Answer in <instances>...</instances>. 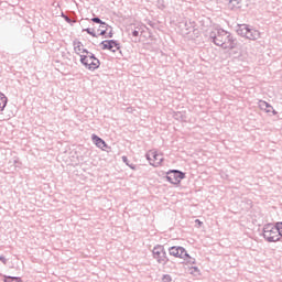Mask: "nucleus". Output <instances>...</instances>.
Listing matches in <instances>:
<instances>
[{"mask_svg":"<svg viewBox=\"0 0 282 282\" xmlns=\"http://www.w3.org/2000/svg\"><path fill=\"white\" fill-rule=\"evenodd\" d=\"M0 261L6 265L8 263V259H6L3 256H0Z\"/></svg>","mask_w":282,"mask_h":282,"instance_id":"28","label":"nucleus"},{"mask_svg":"<svg viewBox=\"0 0 282 282\" xmlns=\"http://www.w3.org/2000/svg\"><path fill=\"white\" fill-rule=\"evenodd\" d=\"M182 259H184L189 265H195L196 260L195 258L191 257V254L187 253V256H183Z\"/></svg>","mask_w":282,"mask_h":282,"instance_id":"19","label":"nucleus"},{"mask_svg":"<svg viewBox=\"0 0 282 282\" xmlns=\"http://www.w3.org/2000/svg\"><path fill=\"white\" fill-rule=\"evenodd\" d=\"M106 39H113V30L111 29L108 34L106 35Z\"/></svg>","mask_w":282,"mask_h":282,"instance_id":"27","label":"nucleus"},{"mask_svg":"<svg viewBox=\"0 0 282 282\" xmlns=\"http://www.w3.org/2000/svg\"><path fill=\"white\" fill-rule=\"evenodd\" d=\"M62 18L64 19V21H66V23H72V19L67 17V14H64L63 12H62Z\"/></svg>","mask_w":282,"mask_h":282,"instance_id":"25","label":"nucleus"},{"mask_svg":"<svg viewBox=\"0 0 282 282\" xmlns=\"http://www.w3.org/2000/svg\"><path fill=\"white\" fill-rule=\"evenodd\" d=\"M6 107H8V97L3 93H0V115L6 111Z\"/></svg>","mask_w":282,"mask_h":282,"instance_id":"14","label":"nucleus"},{"mask_svg":"<svg viewBox=\"0 0 282 282\" xmlns=\"http://www.w3.org/2000/svg\"><path fill=\"white\" fill-rule=\"evenodd\" d=\"M149 25L151 26V28H154V25H155V23H153V22H149Z\"/></svg>","mask_w":282,"mask_h":282,"instance_id":"36","label":"nucleus"},{"mask_svg":"<svg viewBox=\"0 0 282 282\" xmlns=\"http://www.w3.org/2000/svg\"><path fill=\"white\" fill-rule=\"evenodd\" d=\"M83 32H87V34H89L90 36H94V39H98V34H96V31H94V29H90V28L83 29Z\"/></svg>","mask_w":282,"mask_h":282,"instance_id":"20","label":"nucleus"},{"mask_svg":"<svg viewBox=\"0 0 282 282\" xmlns=\"http://www.w3.org/2000/svg\"><path fill=\"white\" fill-rule=\"evenodd\" d=\"M99 36H107V29L101 30Z\"/></svg>","mask_w":282,"mask_h":282,"instance_id":"30","label":"nucleus"},{"mask_svg":"<svg viewBox=\"0 0 282 282\" xmlns=\"http://www.w3.org/2000/svg\"><path fill=\"white\" fill-rule=\"evenodd\" d=\"M122 162L129 166V159L127 156H122Z\"/></svg>","mask_w":282,"mask_h":282,"instance_id":"31","label":"nucleus"},{"mask_svg":"<svg viewBox=\"0 0 282 282\" xmlns=\"http://www.w3.org/2000/svg\"><path fill=\"white\" fill-rule=\"evenodd\" d=\"M173 278L170 274H164L162 276V282H172Z\"/></svg>","mask_w":282,"mask_h":282,"instance_id":"23","label":"nucleus"},{"mask_svg":"<svg viewBox=\"0 0 282 282\" xmlns=\"http://www.w3.org/2000/svg\"><path fill=\"white\" fill-rule=\"evenodd\" d=\"M128 166H129V169H131L132 171H135V165H134V164H129Z\"/></svg>","mask_w":282,"mask_h":282,"instance_id":"34","label":"nucleus"},{"mask_svg":"<svg viewBox=\"0 0 282 282\" xmlns=\"http://www.w3.org/2000/svg\"><path fill=\"white\" fill-rule=\"evenodd\" d=\"M88 63H91V59H90V58H88Z\"/></svg>","mask_w":282,"mask_h":282,"instance_id":"38","label":"nucleus"},{"mask_svg":"<svg viewBox=\"0 0 282 282\" xmlns=\"http://www.w3.org/2000/svg\"><path fill=\"white\" fill-rule=\"evenodd\" d=\"M132 36L134 37L140 36V32L138 30L132 31Z\"/></svg>","mask_w":282,"mask_h":282,"instance_id":"32","label":"nucleus"},{"mask_svg":"<svg viewBox=\"0 0 282 282\" xmlns=\"http://www.w3.org/2000/svg\"><path fill=\"white\" fill-rule=\"evenodd\" d=\"M100 28H102V30H112L111 26L109 24H107V22L101 21V23L99 24Z\"/></svg>","mask_w":282,"mask_h":282,"instance_id":"24","label":"nucleus"},{"mask_svg":"<svg viewBox=\"0 0 282 282\" xmlns=\"http://www.w3.org/2000/svg\"><path fill=\"white\" fill-rule=\"evenodd\" d=\"M186 178V173L180 171V170H169L166 172L165 180L173 184L174 186H180L182 184V180Z\"/></svg>","mask_w":282,"mask_h":282,"instance_id":"4","label":"nucleus"},{"mask_svg":"<svg viewBox=\"0 0 282 282\" xmlns=\"http://www.w3.org/2000/svg\"><path fill=\"white\" fill-rule=\"evenodd\" d=\"M93 23H98L99 25L102 23V20L98 17L91 19Z\"/></svg>","mask_w":282,"mask_h":282,"instance_id":"26","label":"nucleus"},{"mask_svg":"<svg viewBox=\"0 0 282 282\" xmlns=\"http://www.w3.org/2000/svg\"><path fill=\"white\" fill-rule=\"evenodd\" d=\"M259 107L262 111H265V113H272V109H274V107H272V105H270L268 101L265 100H260L259 101Z\"/></svg>","mask_w":282,"mask_h":282,"instance_id":"13","label":"nucleus"},{"mask_svg":"<svg viewBox=\"0 0 282 282\" xmlns=\"http://www.w3.org/2000/svg\"><path fill=\"white\" fill-rule=\"evenodd\" d=\"M271 113H272L273 116H278V115H279V111H275L274 108H272Z\"/></svg>","mask_w":282,"mask_h":282,"instance_id":"33","label":"nucleus"},{"mask_svg":"<svg viewBox=\"0 0 282 282\" xmlns=\"http://www.w3.org/2000/svg\"><path fill=\"white\" fill-rule=\"evenodd\" d=\"M80 56V63L82 65H84V67H86V69H89V72H96V69H98V67H100V59H98V57H95L94 59H91V62H87V56L85 55H79Z\"/></svg>","mask_w":282,"mask_h":282,"instance_id":"6","label":"nucleus"},{"mask_svg":"<svg viewBox=\"0 0 282 282\" xmlns=\"http://www.w3.org/2000/svg\"><path fill=\"white\" fill-rule=\"evenodd\" d=\"M145 158L149 161L150 166H154V169H158V166H160V164H162L164 162V158H162V155L158 154V152H152L153 159H151L150 153H147Z\"/></svg>","mask_w":282,"mask_h":282,"instance_id":"8","label":"nucleus"},{"mask_svg":"<svg viewBox=\"0 0 282 282\" xmlns=\"http://www.w3.org/2000/svg\"><path fill=\"white\" fill-rule=\"evenodd\" d=\"M3 282H23L21 276H12V275H2Z\"/></svg>","mask_w":282,"mask_h":282,"instance_id":"16","label":"nucleus"},{"mask_svg":"<svg viewBox=\"0 0 282 282\" xmlns=\"http://www.w3.org/2000/svg\"><path fill=\"white\" fill-rule=\"evenodd\" d=\"M262 237L268 241V243H276L281 241V237H279V230L276 227V223L265 224L262 228Z\"/></svg>","mask_w":282,"mask_h":282,"instance_id":"3","label":"nucleus"},{"mask_svg":"<svg viewBox=\"0 0 282 282\" xmlns=\"http://www.w3.org/2000/svg\"><path fill=\"white\" fill-rule=\"evenodd\" d=\"M174 120H177L178 122H186V111H177L173 115Z\"/></svg>","mask_w":282,"mask_h":282,"instance_id":"15","label":"nucleus"},{"mask_svg":"<svg viewBox=\"0 0 282 282\" xmlns=\"http://www.w3.org/2000/svg\"><path fill=\"white\" fill-rule=\"evenodd\" d=\"M83 54H86V58H87V63H89V59L90 61H94L96 55L91 52H89L87 48H83Z\"/></svg>","mask_w":282,"mask_h":282,"instance_id":"18","label":"nucleus"},{"mask_svg":"<svg viewBox=\"0 0 282 282\" xmlns=\"http://www.w3.org/2000/svg\"><path fill=\"white\" fill-rule=\"evenodd\" d=\"M169 254L176 259H183L184 257H187V251L184 247L173 246L169 248Z\"/></svg>","mask_w":282,"mask_h":282,"instance_id":"7","label":"nucleus"},{"mask_svg":"<svg viewBox=\"0 0 282 282\" xmlns=\"http://www.w3.org/2000/svg\"><path fill=\"white\" fill-rule=\"evenodd\" d=\"M259 31L254 30V29H249L247 30V35L245 36V39H248L249 41H257V39H259Z\"/></svg>","mask_w":282,"mask_h":282,"instance_id":"12","label":"nucleus"},{"mask_svg":"<svg viewBox=\"0 0 282 282\" xmlns=\"http://www.w3.org/2000/svg\"><path fill=\"white\" fill-rule=\"evenodd\" d=\"M156 6L159 10H164V8H166V6L164 4V0H158Z\"/></svg>","mask_w":282,"mask_h":282,"instance_id":"22","label":"nucleus"},{"mask_svg":"<svg viewBox=\"0 0 282 282\" xmlns=\"http://www.w3.org/2000/svg\"><path fill=\"white\" fill-rule=\"evenodd\" d=\"M14 164H19V160H14Z\"/></svg>","mask_w":282,"mask_h":282,"instance_id":"37","label":"nucleus"},{"mask_svg":"<svg viewBox=\"0 0 282 282\" xmlns=\"http://www.w3.org/2000/svg\"><path fill=\"white\" fill-rule=\"evenodd\" d=\"M249 28L250 26H248V24H237V26H236L237 35L246 39Z\"/></svg>","mask_w":282,"mask_h":282,"instance_id":"10","label":"nucleus"},{"mask_svg":"<svg viewBox=\"0 0 282 282\" xmlns=\"http://www.w3.org/2000/svg\"><path fill=\"white\" fill-rule=\"evenodd\" d=\"M153 259L163 268H175V262H171L169 256H166V249L164 246L156 245L152 250Z\"/></svg>","mask_w":282,"mask_h":282,"instance_id":"2","label":"nucleus"},{"mask_svg":"<svg viewBox=\"0 0 282 282\" xmlns=\"http://www.w3.org/2000/svg\"><path fill=\"white\" fill-rule=\"evenodd\" d=\"M99 45L101 50H108V52H112L113 54H116V52L120 51L122 47L118 40H104Z\"/></svg>","mask_w":282,"mask_h":282,"instance_id":"5","label":"nucleus"},{"mask_svg":"<svg viewBox=\"0 0 282 282\" xmlns=\"http://www.w3.org/2000/svg\"><path fill=\"white\" fill-rule=\"evenodd\" d=\"M195 224H197L198 228H202V226H204V223L199 219H196Z\"/></svg>","mask_w":282,"mask_h":282,"instance_id":"29","label":"nucleus"},{"mask_svg":"<svg viewBox=\"0 0 282 282\" xmlns=\"http://www.w3.org/2000/svg\"><path fill=\"white\" fill-rule=\"evenodd\" d=\"M91 140L94 144H96V147H98V149H101L102 151L109 148V145H107V142H105L102 138L98 137V134H91Z\"/></svg>","mask_w":282,"mask_h":282,"instance_id":"9","label":"nucleus"},{"mask_svg":"<svg viewBox=\"0 0 282 282\" xmlns=\"http://www.w3.org/2000/svg\"><path fill=\"white\" fill-rule=\"evenodd\" d=\"M73 46H74V52L75 53H77L78 55H80V53L79 52H83V47H84V45H83V42H80V41H74L73 42Z\"/></svg>","mask_w":282,"mask_h":282,"instance_id":"17","label":"nucleus"},{"mask_svg":"<svg viewBox=\"0 0 282 282\" xmlns=\"http://www.w3.org/2000/svg\"><path fill=\"white\" fill-rule=\"evenodd\" d=\"M209 41L218 47H223V50H236L238 45L237 37L224 29H218L217 32L212 31L209 33Z\"/></svg>","mask_w":282,"mask_h":282,"instance_id":"1","label":"nucleus"},{"mask_svg":"<svg viewBox=\"0 0 282 282\" xmlns=\"http://www.w3.org/2000/svg\"><path fill=\"white\" fill-rule=\"evenodd\" d=\"M275 226L278 228V237H280V241L282 239V221L275 223Z\"/></svg>","mask_w":282,"mask_h":282,"instance_id":"21","label":"nucleus"},{"mask_svg":"<svg viewBox=\"0 0 282 282\" xmlns=\"http://www.w3.org/2000/svg\"><path fill=\"white\" fill-rule=\"evenodd\" d=\"M229 10H239L241 9L243 0H226Z\"/></svg>","mask_w":282,"mask_h":282,"instance_id":"11","label":"nucleus"},{"mask_svg":"<svg viewBox=\"0 0 282 282\" xmlns=\"http://www.w3.org/2000/svg\"><path fill=\"white\" fill-rule=\"evenodd\" d=\"M192 270H194V272H199V268L197 267H192Z\"/></svg>","mask_w":282,"mask_h":282,"instance_id":"35","label":"nucleus"}]
</instances>
